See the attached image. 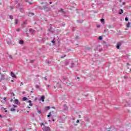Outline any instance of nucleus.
I'll list each match as a JSON object with an SVG mask.
<instances>
[{"label":"nucleus","instance_id":"nucleus-1","mask_svg":"<svg viewBox=\"0 0 131 131\" xmlns=\"http://www.w3.org/2000/svg\"><path fill=\"white\" fill-rule=\"evenodd\" d=\"M41 126L43 125V127H42V129L43 131H51V128L49 126H46L45 124L41 123L40 124Z\"/></svg>","mask_w":131,"mask_h":131},{"label":"nucleus","instance_id":"nucleus-2","mask_svg":"<svg viewBox=\"0 0 131 131\" xmlns=\"http://www.w3.org/2000/svg\"><path fill=\"white\" fill-rule=\"evenodd\" d=\"M9 77H6V76L4 74H2L0 78V82H1L2 80H5L6 78H8Z\"/></svg>","mask_w":131,"mask_h":131},{"label":"nucleus","instance_id":"nucleus-3","mask_svg":"<svg viewBox=\"0 0 131 131\" xmlns=\"http://www.w3.org/2000/svg\"><path fill=\"white\" fill-rule=\"evenodd\" d=\"M11 76L13 78H17V76H16V75L13 72H11Z\"/></svg>","mask_w":131,"mask_h":131},{"label":"nucleus","instance_id":"nucleus-4","mask_svg":"<svg viewBox=\"0 0 131 131\" xmlns=\"http://www.w3.org/2000/svg\"><path fill=\"white\" fill-rule=\"evenodd\" d=\"M29 31L32 34H34V33H35V31L34 30H33L32 29H30L29 30Z\"/></svg>","mask_w":131,"mask_h":131},{"label":"nucleus","instance_id":"nucleus-5","mask_svg":"<svg viewBox=\"0 0 131 131\" xmlns=\"http://www.w3.org/2000/svg\"><path fill=\"white\" fill-rule=\"evenodd\" d=\"M13 102L15 103V104H17V105L18 104H20V102H19V101L18 100V99L14 100Z\"/></svg>","mask_w":131,"mask_h":131},{"label":"nucleus","instance_id":"nucleus-6","mask_svg":"<svg viewBox=\"0 0 131 131\" xmlns=\"http://www.w3.org/2000/svg\"><path fill=\"white\" fill-rule=\"evenodd\" d=\"M121 45V43H118L116 47L117 49H120Z\"/></svg>","mask_w":131,"mask_h":131},{"label":"nucleus","instance_id":"nucleus-7","mask_svg":"<svg viewBox=\"0 0 131 131\" xmlns=\"http://www.w3.org/2000/svg\"><path fill=\"white\" fill-rule=\"evenodd\" d=\"M123 13V10L120 9L119 10V15H121Z\"/></svg>","mask_w":131,"mask_h":131},{"label":"nucleus","instance_id":"nucleus-8","mask_svg":"<svg viewBox=\"0 0 131 131\" xmlns=\"http://www.w3.org/2000/svg\"><path fill=\"white\" fill-rule=\"evenodd\" d=\"M19 43L20 45H24V41L23 40H20Z\"/></svg>","mask_w":131,"mask_h":131},{"label":"nucleus","instance_id":"nucleus-9","mask_svg":"<svg viewBox=\"0 0 131 131\" xmlns=\"http://www.w3.org/2000/svg\"><path fill=\"white\" fill-rule=\"evenodd\" d=\"M45 96H42L41 97L40 99L41 100L42 102H45Z\"/></svg>","mask_w":131,"mask_h":131},{"label":"nucleus","instance_id":"nucleus-10","mask_svg":"<svg viewBox=\"0 0 131 131\" xmlns=\"http://www.w3.org/2000/svg\"><path fill=\"white\" fill-rule=\"evenodd\" d=\"M127 27L129 28V27H130V23L128 22V24L126 25Z\"/></svg>","mask_w":131,"mask_h":131},{"label":"nucleus","instance_id":"nucleus-11","mask_svg":"<svg viewBox=\"0 0 131 131\" xmlns=\"http://www.w3.org/2000/svg\"><path fill=\"white\" fill-rule=\"evenodd\" d=\"M101 23L104 24V22H105V19L104 18L101 19Z\"/></svg>","mask_w":131,"mask_h":131},{"label":"nucleus","instance_id":"nucleus-12","mask_svg":"<svg viewBox=\"0 0 131 131\" xmlns=\"http://www.w3.org/2000/svg\"><path fill=\"white\" fill-rule=\"evenodd\" d=\"M66 57V54H62V56H61V58L63 59V58H65Z\"/></svg>","mask_w":131,"mask_h":131},{"label":"nucleus","instance_id":"nucleus-13","mask_svg":"<svg viewBox=\"0 0 131 131\" xmlns=\"http://www.w3.org/2000/svg\"><path fill=\"white\" fill-rule=\"evenodd\" d=\"M127 72H130V69H129V67H127Z\"/></svg>","mask_w":131,"mask_h":131},{"label":"nucleus","instance_id":"nucleus-14","mask_svg":"<svg viewBox=\"0 0 131 131\" xmlns=\"http://www.w3.org/2000/svg\"><path fill=\"white\" fill-rule=\"evenodd\" d=\"M10 111H12V112L16 111V109L13 108H10Z\"/></svg>","mask_w":131,"mask_h":131},{"label":"nucleus","instance_id":"nucleus-15","mask_svg":"<svg viewBox=\"0 0 131 131\" xmlns=\"http://www.w3.org/2000/svg\"><path fill=\"white\" fill-rule=\"evenodd\" d=\"M18 19H15V24H18Z\"/></svg>","mask_w":131,"mask_h":131},{"label":"nucleus","instance_id":"nucleus-16","mask_svg":"<svg viewBox=\"0 0 131 131\" xmlns=\"http://www.w3.org/2000/svg\"><path fill=\"white\" fill-rule=\"evenodd\" d=\"M26 100H27V97H24L23 98V101H26Z\"/></svg>","mask_w":131,"mask_h":131},{"label":"nucleus","instance_id":"nucleus-17","mask_svg":"<svg viewBox=\"0 0 131 131\" xmlns=\"http://www.w3.org/2000/svg\"><path fill=\"white\" fill-rule=\"evenodd\" d=\"M51 113L50 112L49 115H48L47 117H51Z\"/></svg>","mask_w":131,"mask_h":131},{"label":"nucleus","instance_id":"nucleus-18","mask_svg":"<svg viewBox=\"0 0 131 131\" xmlns=\"http://www.w3.org/2000/svg\"><path fill=\"white\" fill-rule=\"evenodd\" d=\"M99 40H102L103 39V37H102V36H99Z\"/></svg>","mask_w":131,"mask_h":131},{"label":"nucleus","instance_id":"nucleus-19","mask_svg":"<svg viewBox=\"0 0 131 131\" xmlns=\"http://www.w3.org/2000/svg\"><path fill=\"white\" fill-rule=\"evenodd\" d=\"M9 18H10V19H11V20H13V16L10 15Z\"/></svg>","mask_w":131,"mask_h":131},{"label":"nucleus","instance_id":"nucleus-20","mask_svg":"<svg viewBox=\"0 0 131 131\" xmlns=\"http://www.w3.org/2000/svg\"><path fill=\"white\" fill-rule=\"evenodd\" d=\"M35 88H36V89H39V85H36Z\"/></svg>","mask_w":131,"mask_h":131},{"label":"nucleus","instance_id":"nucleus-21","mask_svg":"<svg viewBox=\"0 0 131 131\" xmlns=\"http://www.w3.org/2000/svg\"><path fill=\"white\" fill-rule=\"evenodd\" d=\"M9 57L10 59H13V56H12V55H10L9 56Z\"/></svg>","mask_w":131,"mask_h":131},{"label":"nucleus","instance_id":"nucleus-22","mask_svg":"<svg viewBox=\"0 0 131 131\" xmlns=\"http://www.w3.org/2000/svg\"><path fill=\"white\" fill-rule=\"evenodd\" d=\"M46 109H47V110H50V106H47V107H46Z\"/></svg>","mask_w":131,"mask_h":131},{"label":"nucleus","instance_id":"nucleus-23","mask_svg":"<svg viewBox=\"0 0 131 131\" xmlns=\"http://www.w3.org/2000/svg\"><path fill=\"white\" fill-rule=\"evenodd\" d=\"M125 21H128V18L125 17Z\"/></svg>","mask_w":131,"mask_h":131},{"label":"nucleus","instance_id":"nucleus-24","mask_svg":"<svg viewBox=\"0 0 131 131\" xmlns=\"http://www.w3.org/2000/svg\"><path fill=\"white\" fill-rule=\"evenodd\" d=\"M29 105V106H33V104H32V103H31V102L30 103Z\"/></svg>","mask_w":131,"mask_h":131},{"label":"nucleus","instance_id":"nucleus-25","mask_svg":"<svg viewBox=\"0 0 131 131\" xmlns=\"http://www.w3.org/2000/svg\"><path fill=\"white\" fill-rule=\"evenodd\" d=\"M76 123H79V120H77Z\"/></svg>","mask_w":131,"mask_h":131},{"label":"nucleus","instance_id":"nucleus-26","mask_svg":"<svg viewBox=\"0 0 131 131\" xmlns=\"http://www.w3.org/2000/svg\"><path fill=\"white\" fill-rule=\"evenodd\" d=\"M97 28H100V27H101V26H100V25H97Z\"/></svg>","mask_w":131,"mask_h":131},{"label":"nucleus","instance_id":"nucleus-27","mask_svg":"<svg viewBox=\"0 0 131 131\" xmlns=\"http://www.w3.org/2000/svg\"><path fill=\"white\" fill-rule=\"evenodd\" d=\"M108 28H112V26H108Z\"/></svg>","mask_w":131,"mask_h":131},{"label":"nucleus","instance_id":"nucleus-28","mask_svg":"<svg viewBox=\"0 0 131 131\" xmlns=\"http://www.w3.org/2000/svg\"><path fill=\"white\" fill-rule=\"evenodd\" d=\"M51 42H52L53 43H55V40H53Z\"/></svg>","mask_w":131,"mask_h":131},{"label":"nucleus","instance_id":"nucleus-29","mask_svg":"<svg viewBox=\"0 0 131 131\" xmlns=\"http://www.w3.org/2000/svg\"><path fill=\"white\" fill-rule=\"evenodd\" d=\"M37 112H38V113H39V114H40V111L38 110V111H37Z\"/></svg>","mask_w":131,"mask_h":131},{"label":"nucleus","instance_id":"nucleus-30","mask_svg":"<svg viewBox=\"0 0 131 131\" xmlns=\"http://www.w3.org/2000/svg\"><path fill=\"white\" fill-rule=\"evenodd\" d=\"M13 106H14V108H16L17 105H13Z\"/></svg>","mask_w":131,"mask_h":131},{"label":"nucleus","instance_id":"nucleus-31","mask_svg":"<svg viewBox=\"0 0 131 131\" xmlns=\"http://www.w3.org/2000/svg\"><path fill=\"white\" fill-rule=\"evenodd\" d=\"M28 103H31V100H29L28 101Z\"/></svg>","mask_w":131,"mask_h":131},{"label":"nucleus","instance_id":"nucleus-32","mask_svg":"<svg viewBox=\"0 0 131 131\" xmlns=\"http://www.w3.org/2000/svg\"><path fill=\"white\" fill-rule=\"evenodd\" d=\"M31 15H32V16H34V13H31Z\"/></svg>","mask_w":131,"mask_h":131},{"label":"nucleus","instance_id":"nucleus-33","mask_svg":"<svg viewBox=\"0 0 131 131\" xmlns=\"http://www.w3.org/2000/svg\"><path fill=\"white\" fill-rule=\"evenodd\" d=\"M114 131V130H115V129H114V130L113 129H111L110 130H109V131Z\"/></svg>","mask_w":131,"mask_h":131},{"label":"nucleus","instance_id":"nucleus-34","mask_svg":"<svg viewBox=\"0 0 131 131\" xmlns=\"http://www.w3.org/2000/svg\"><path fill=\"white\" fill-rule=\"evenodd\" d=\"M72 119H73V120H75V118L73 117V118H72Z\"/></svg>","mask_w":131,"mask_h":131},{"label":"nucleus","instance_id":"nucleus-35","mask_svg":"<svg viewBox=\"0 0 131 131\" xmlns=\"http://www.w3.org/2000/svg\"><path fill=\"white\" fill-rule=\"evenodd\" d=\"M124 78H125V79H126V78H126V76H124Z\"/></svg>","mask_w":131,"mask_h":131},{"label":"nucleus","instance_id":"nucleus-36","mask_svg":"<svg viewBox=\"0 0 131 131\" xmlns=\"http://www.w3.org/2000/svg\"><path fill=\"white\" fill-rule=\"evenodd\" d=\"M86 120V121H90V119H87Z\"/></svg>","mask_w":131,"mask_h":131},{"label":"nucleus","instance_id":"nucleus-37","mask_svg":"<svg viewBox=\"0 0 131 131\" xmlns=\"http://www.w3.org/2000/svg\"><path fill=\"white\" fill-rule=\"evenodd\" d=\"M11 95H12V96H15V94H14V93H12Z\"/></svg>","mask_w":131,"mask_h":131},{"label":"nucleus","instance_id":"nucleus-38","mask_svg":"<svg viewBox=\"0 0 131 131\" xmlns=\"http://www.w3.org/2000/svg\"><path fill=\"white\" fill-rule=\"evenodd\" d=\"M44 79H45V80H47V77L44 78Z\"/></svg>","mask_w":131,"mask_h":131},{"label":"nucleus","instance_id":"nucleus-39","mask_svg":"<svg viewBox=\"0 0 131 131\" xmlns=\"http://www.w3.org/2000/svg\"><path fill=\"white\" fill-rule=\"evenodd\" d=\"M20 30V29H18L17 30H16V31H19Z\"/></svg>","mask_w":131,"mask_h":131},{"label":"nucleus","instance_id":"nucleus-40","mask_svg":"<svg viewBox=\"0 0 131 131\" xmlns=\"http://www.w3.org/2000/svg\"><path fill=\"white\" fill-rule=\"evenodd\" d=\"M47 86H48V88H50V85H47Z\"/></svg>","mask_w":131,"mask_h":131},{"label":"nucleus","instance_id":"nucleus-41","mask_svg":"<svg viewBox=\"0 0 131 131\" xmlns=\"http://www.w3.org/2000/svg\"><path fill=\"white\" fill-rule=\"evenodd\" d=\"M11 81L12 82H14V80H11Z\"/></svg>","mask_w":131,"mask_h":131},{"label":"nucleus","instance_id":"nucleus-42","mask_svg":"<svg viewBox=\"0 0 131 131\" xmlns=\"http://www.w3.org/2000/svg\"><path fill=\"white\" fill-rule=\"evenodd\" d=\"M20 85H23V83L21 82Z\"/></svg>","mask_w":131,"mask_h":131},{"label":"nucleus","instance_id":"nucleus-43","mask_svg":"<svg viewBox=\"0 0 131 131\" xmlns=\"http://www.w3.org/2000/svg\"><path fill=\"white\" fill-rule=\"evenodd\" d=\"M27 108H28L29 109L30 108V106H27Z\"/></svg>","mask_w":131,"mask_h":131},{"label":"nucleus","instance_id":"nucleus-44","mask_svg":"<svg viewBox=\"0 0 131 131\" xmlns=\"http://www.w3.org/2000/svg\"><path fill=\"white\" fill-rule=\"evenodd\" d=\"M80 117H81V116L79 115V118H80Z\"/></svg>","mask_w":131,"mask_h":131},{"label":"nucleus","instance_id":"nucleus-45","mask_svg":"<svg viewBox=\"0 0 131 131\" xmlns=\"http://www.w3.org/2000/svg\"><path fill=\"white\" fill-rule=\"evenodd\" d=\"M20 11H23V9L20 8Z\"/></svg>","mask_w":131,"mask_h":131},{"label":"nucleus","instance_id":"nucleus-46","mask_svg":"<svg viewBox=\"0 0 131 131\" xmlns=\"http://www.w3.org/2000/svg\"><path fill=\"white\" fill-rule=\"evenodd\" d=\"M10 102H13V99L10 100Z\"/></svg>","mask_w":131,"mask_h":131},{"label":"nucleus","instance_id":"nucleus-47","mask_svg":"<svg viewBox=\"0 0 131 131\" xmlns=\"http://www.w3.org/2000/svg\"><path fill=\"white\" fill-rule=\"evenodd\" d=\"M6 97H4V98H3L4 100H6Z\"/></svg>","mask_w":131,"mask_h":131},{"label":"nucleus","instance_id":"nucleus-48","mask_svg":"<svg viewBox=\"0 0 131 131\" xmlns=\"http://www.w3.org/2000/svg\"><path fill=\"white\" fill-rule=\"evenodd\" d=\"M4 112H5V113H7V110H5Z\"/></svg>","mask_w":131,"mask_h":131},{"label":"nucleus","instance_id":"nucleus-49","mask_svg":"<svg viewBox=\"0 0 131 131\" xmlns=\"http://www.w3.org/2000/svg\"><path fill=\"white\" fill-rule=\"evenodd\" d=\"M123 5H125V3L124 2H123Z\"/></svg>","mask_w":131,"mask_h":131},{"label":"nucleus","instance_id":"nucleus-50","mask_svg":"<svg viewBox=\"0 0 131 131\" xmlns=\"http://www.w3.org/2000/svg\"><path fill=\"white\" fill-rule=\"evenodd\" d=\"M31 62H34V60H31Z\"/></svg>","mask_w":131,"mask_h":131},{"label":"nucleus","instance_id":"nucleus-51","mask_svg":"<svg viewBox=\"0 0 131 131\" xmlns=\"http://www.w3.org/2000/svg\"><path fill=\"white\" fill-rule=\"evenodd\" d=\"M29 4L30 5H31V3H30V2H29Z\"/></svg>","mask_w":131,"mask_h":131},{"label":"nucleus","instance_id":"nucleus-52","mask_svg":"<svg viewBox=\"0 0 131 131\" xmlns=\"http://www.w3.org/2000/svg\"><path fill=\"white\" fill-rule=\"evenodd\" d=\"M66 65H68V62H66Z\"/></svg>","mask_w":131,"mask_h":131},{"label":"nucleus","instance_id":"nucleus-53","mask_svg":"<svg viewBox=\"0 0 131 131\" xmlns=\"http://www.w3.org/2000/svg\"><path fill=\"white\" fill-rule=\"evenodd\" d=\"M77 79H79V77H77Z\"/></svg>","mask_w":131,"mask_h":131},{"label":"nucleus","instance_id":"nucleus-54","mask_svg":"<svg viewBox=\"0 0 131 131\" xmlns=\"http://www.w3.org/2000/svg\"><path fill=\"white\" fill-rule=\"evenodd\" d=\"M49 4H52V2L49 3Z\"/></svg>","mask_w":131,"mask_h":131},{"label":"nucleus","instance_id":"nucleus-55","mask_svg":"<svg viewBox=\"0 0 131 131\" xmlns=\"http://www.w3.org/2000/svg\"><path fill=\"white\" fill-rule=\"evenodd\" d=\"M127 65H130V64H129V63H127Z\"/></svg>","mask_w":131,"mask_h":131},{"label":"nucleus","instance_id":"nucleus-56","mask_svg":"<svg viewBox=\"0 0 131 131\" xmlns=\"http://www.w3.org/2000/svg\"><path fill=\"white\" fill-rule=\"evenodd\" d=\"M54 89H56V86H54Z\"/></svg>","mask_w":131,"mask_h":131},{"label":"nucleus","instance_id":"nucleus-57","mask_svg":"<svg viewBox=\"0 0 131 131\" xmlns=\"http://www.w3.org/2000/svg\"><path fill=\"white\" fill-rule=\"evenodd\" d=\"M27 113H29V111H27Z\"/></svg>","mask_w":131,"mask_h":131},{"label":"nucleus","instance_id":"nucleus-58","mask_svg":"<svg viewBox=\"0 0 131 131\" xmlns=\"http://www.w3.org/2000/svg\"><path fill=\"white\" fill-rule=\"evenodd\" d=\"M131 72V68L130 69V72Z\"/></svg>","mask_w":131,"mask_h":131},{"label":"nucleus","instance_id":"nucleus-59","mask_svg":"<svg viewBox=\"0 0 131 131\" xmlns=\"http://www.w3.org/2000/svg\"><path fill=\"white\" fill-rule=\"evenodd\" d=\"M53 121H55V120L53 119Z\"/></svg>","mask_w":131,"mask_h":131},{"label":"nucleus","instance_id":"nucleus-60","mask_svg":"<svg viewBox=\"0 0 131 131\" xmlns=\"http://www.w3.org/2000/svg\"><path fill=\"white\" fill-rule=\"evenodd\" d=\"M0 117H2V116L0 115Z\"/></svg>","mask_w":131,"mask_h":131},{"label":"nucleus","instance_id":"nucleus-61","mask_svg":"<svg viewBox=\"0 0 131 131\" xmlns=\"http://www.w3.org/2000/svg\"><path fill=\"white\" fill-rule=\"evenodd\" d=\"M104 31H106V30H104Z\"/></svg>","mask_w":131,"mask_h":131},{"label":"nucleus","instance_id":"nucleus-62","mask_svg":"<svg viewBox=\"0 0 131 131\" xmlns=\"http://www.w3.org/2000/svg\"><path fill=\"white\" fill-rule=\"evenodd\" d=\"M26 61H27V59L26 60Z\"/></svg>","mask_w":131,"mask_h":131}]
</instances>
